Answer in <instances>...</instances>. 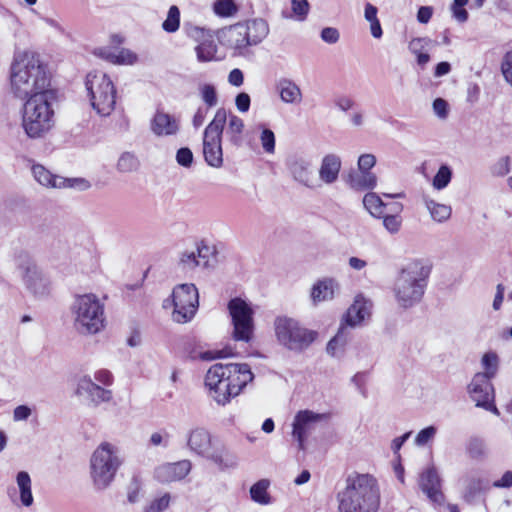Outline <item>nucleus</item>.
Wrapping results in <instances>:
<instances>
[{
    "mask_svg": "<svg viewBox=\"0 0 512 512\" xmlns=\"http://www.w3.org/2000/svg\"><path fill=\"white\" fill-rule=\"evenodd\" d=\"M10 90L14 97L24 100L33 95L54 92L50 75L39 57L30 51L17 52L10 66Z\"/></svg>",
    "mask_w": 512,
    "mask_h": 512,
    "instance_id": "1",
    "label": "nucleus"
},
{
    "mask_svg": "<svg viewBox=\"0 0 512 512\" xmlns=\"http://www.w3.org/2000/svg\"><path fill=\"white\" fill-rule=\"evenodd\" d=\"M253 380L254 374L247 363H216L206 372L204 385L208 396L225 406Z\"/></svg>",
    "mask_w": 512,
    "mask_h": 512,
    "instance_id": "2",
    "label": "nucleus"
},
{
    "mask_svg": "<svg viewBox=\"0 0 512 512\" xmlns=\"http://www.w3.org/2000/svg\"><path fill=\"white\" fill-rule=\"evenodd\" d=\"M338 512H377L380 490L377 480L369 474H351L336 494Z\"/></svg>",
    "mask_w": 512,
    "mask_h": 512,
    "instance_id": "3",
    "label": "nucleus"
},
{
    "mask_svg": "<svg viewBox=\"0 0 512 512\" xmlns=\"http://www.w3.org/2000/svg\"><path fill=\"white\" fill-rule=\"evenodd\" d=\"M57 93L46 92L26 99L21 109V126L30 139H40L55 125L54 103Z\"/></svg>",
    "mask_w": 512,
    "mask_h": 512,
    "instance_id": "4",
    "label": "nucleus"
},
{
    "mask_svg": "<svg viewBox=\"0 0 512 512\" xmlns=\"http://www.w3.org/2000/svg\"><path fill=\"white\" fill-rule=\"evenodd\" d=\"M429 272V268L419 260H412L399 270L392 288L399 307L409 309L420 303L425 293Z\"/></svg>",
    "mask_w": 512,
    "mask_h": 512,
    "instance_id": "5",
    "label": "nucleus"
},
{
    "mask_svg": "<svg viewBox=\"0 0 512 512\" xmlns=\"http://www.w3.org/2000/svg\"><path fill=\"white\" fill-rule=\"evenodd\" d=\"M74 329L81 335H94L104 328V303L93 293L76 295L70 305Z\"/></svg>",
    "mask_w": 512,
    "mask_h": 512,
    "instance_id": "6",
    "label": "nucleus"
},
{
    "mask_svg": "<svg viewBox=\"0 0 512 512\" xmlns=\"http://www.w3.org/2000/svg\"><path fill=\"white\" fill-rule=\"evenodd\" d=\"M123 459L117 446L102 442L90 458V478L98 491L107 489L114 481Z\"/></svg>",
    "mask_w": 512,
    "mask_h": 512,
    "instance_id": "7",
    "label": "nucleus"
},
{
    "mask_svg": "<svg viewBox=\"0 0 512 512\" xmlns=\"http://www.w3.org/2000/svg\"><path fill=\"white\" fill-rule=\"evenodd\" d=\"M274 332L281 346L296 353L308 349L318 336L315 330L304 327L298 320L288 316L275 318Z\"/></svg>",
    "mask_w": 512,
    "mask_h": 512,
    "instance_id": "8",
    "label": "nucleus"
},
{
    "mask_svg": "<svg viewBox=\"0 0 512 512\" xmlns=\"http://www.w3.org/2000/svg\"><path fill=\"white\" fill-rule=\"evenodd\" d=\"M85 87L93 110L101 117L112 114L116 105V88L110 77L101 71L87 74Z\"/></svg>",
    "mask_w": 512,
    "mask_h": 512,
    "instance_id": "9",
    "label": "nucleus"
},
{
    "mask_svg": "<svg viewBox=\"0 0 512 512\" xmlns=\"http://www.w3.org/2000/svg\"><path fill=\"white\" fill-rule=\"evenodd\" d=\"M187 447L191 452L214 462L220 469L235 468L237 457L225 448H214L210 432L203 427H195L187 434Z\"/></svg>",
    "mask_w": 512,
    "mask_h": 512,
    "instance_id": "10",
    "label": "nucleus"
},
{
    "mask_svg": "<svg viewBox=\"0 0 512 512\" xmlns=\"http://www.w3.org/2000/svg\"><path fill=\"white\" fill-rule=\"evenodd\" d=\"M226 123L225 108H218L203 133V154L206 163L214 168L223 165L221 138Z\"/></svg>",
    "mask_w": 512,
    "mask_h": 512,
    "instance_id": "11",
    "label": "nucleus"
},
{
    "mask_svg": "<svg viewBox=\"0 0 512 512\" xmlns=\"http://www.w3.org/2000/svg\"><path fill=\"white\" fill-rule=\"evenodd\" d=\"M172 318L177 323L190 322L199 307L198 289L192 283L179 284L172 291Z\"/></svg>",
    "mask_w": 512,
    "mask_h": 512,
    "instance_id": "12",
    "label": "nucleus"
},
{
    "mask_svg": "<svg viewBox=\"0 0 512 512\" xmlns=\"http://www.w3.org/2000/svg\"><path fill=\"white\" fill-rule=\"evenodd\" d=\"M228 310L232 318L234 340L249 342L254 330L252 308L243 299L233 298L228 303Z\"/></svg>",
    "mask_w": 512,
    "mask_h": 512,
    "instance_id": "13",
    "label": "nucleus"
},
{
    "mask_svg": "<svg viewBox=\"0 0 512 512\" xmlns=\"http://www.w3.org/2000/svg\"><path fill=\"white\" fill-rule=\"evenodd\" d=\"M19 272L26 289L36 298L43 299L51 294V281L32 261L27 260L19 266Z\"/></svg>",
    "mask_w": 512,
    "mask_h": 512,
    "instance_id": "14",
    "label": "nucleus"
},
{
    "mask_svg": "<svg viewBox=\"0 0 512 512\" xmlns=\"http://www.w3.org/2000/svg\"><path fill=\"white\" fill-rule=\"evenodd\" d=\"M183 30L187 37L198 43L195 52L199 62L219 60L216 56L218 47L210 30L192 24H184Z\"/></svg>",
    "mask_w": 512,
    "mask_h": 512,
    "instance_id": "15",
    "label": "nucleus"
},
{
    "mask_svg": "<svg viewBox=\"0 0 512 512\" xmlns=\"http://www.w3.org/2000/svg\"><path fill=\"white\" fill-rule=\"evenodd\" d=\"M285 165L289 175L296 183L308 189H316L321 186L315 176L313 162L309 157L293 154L287 157Z\"/></svg>",
    "mask_w": 512,
    "mask_h": 512,
    "instance_id": "16",
    "label": "nucleus"
},
{
    "mask_svg": "<svg viewBox=\"0 0 512 512\" xmlns=\"http://www.w3.org/2000/svg\"><path fill=\"white\" fill-rule=\"evenodd\" d=\"M468 392L477 407H481L495 415L500 414L494 404V388L491 379L482 374H475L468 386Z\"/></svg>",
    "mask_w": 512,
    "mask_h": 512,
    "instance_id": "17",
    "label": "nucleus"
},
{
    "mask_svg": "<svg viewBox=\"0 0 512 512\" xmlns=\"http://www.w3.org/2000/svg\"><path fill=\"white\" fill-rule=\"evenodd\" d=\"M328 418V414L315 413L311 410H302L295 415L292 434L298 442L299 449H304L307 434L314 428V425Z\"/></svg>",
    "mask_w": 512,
    "mask_h": 512,
    "instance_id": "18",
    "label": "nucleus"
},
{
    "mask_svg": "<svg viewBox=\"0 0 512 512\" xmlns=\"http://www.w3.org/2000/svg\"><path fill=\"white\" fill-rule=\"evenodd\" d=\"M76 394L79 396L86 395L95 405L109 402L113 397L110 389L101 387L99 384L95 383L89 375H84L79 378Z\"/></svg>",
    "mask_w": 512,
    "mask_h": 512,
    "instance_id": "19",
    "label": "nucleus"
},
{
    "mask_svg": "<svg viewBox=\"0 0 512 512\" xmlns=\"http://www.w3.org/2000/svg\"><path fill=\"white\" fill-rule=\"evenodd\" d=\"M191 468L192 464L189 460L164 463L155 469L154 477L160 483L180 481L190 473Z\"/></svg>",
    "mask_w": 512,
    "mask_h": 512,
    "instance_id": "20",
    "label": "nucleus"
},
{
    "mask_svg": "<svg viewBox=\"0 0 512 512\" xmlns=\"http://www.w3.org/2000/svg\"><path fill=\"white\" fill-rule=\"evenodd\" d=\"M419 486L432 503L441 505L444 502L441 480L435 467L430 466L421 473Z\"/></svg>",
    "mask_w": 512,
    "mask_h": 512,
    "instance_id": "21",
    "label": "nucleus"
},
{
    "mask_svg": "<svg viewBox=\"0 0 512 512\" xmlns=\"http://www.w3.org/2000/svg\"><path fill=\"white\" fill-rule=\"evenodd\" d=\"M214 258V251L207 245L197 246L195 250L185 251L180 257V265L184 270H193L196 267L207 268Z\"/></svg>",
    "mask_w": 512,
    "mask_h": 512,
    "instance_id": "22",
    "label": "nucleus"
},
{
    "mask_svg": "<svg viewBox=\"0 0 512 512\" xmlns=\"http://www.w3.org/2000/svg\"><path fill=\"white\" fill-rule=\"evenodd\" d=\"M150 129L158 137L175 136L180 130V123L175 116L164 111H156Z\"/></svg>",
    "mask_w": 512,
    "mask_h": 512,
    "instance_id": "23",
    "label": "nucleus"
},
{
    "mask_svg": "<svg viewBox=\"0 0 512 512\" xmlns=\"http://www.w3.org/2000/svg\"><path fill=\"white\" fill-rule=\"evenodd\" d=\"M338 291V281L332 277H324L313 284L310 298L313 305H317L320 302L332 300Z\"/></svg>",
    "mask_w": 512,
    "mask_h": 512,
    "instance_id": "24",
    "label": "nucleus"
},
{
    "mask_svg": "<svg viewBox=\"0 0 512 512\" xmlns=\"http://www.w3.org/2000/svg\"><path fill=\"white\" fill-rule=\"evenodd\" d=\"M345 182L354 191H371L377 186L378 178L373 172L351 169Z\"/></svg>",
    "mask_w": 512,
    "mask_h": 512,
    "instance_id": "25",
    "label": "nucleus"
},
{
    "mask_svg": "<svg viewBox=\"0 0 512 512\" xmlns=\"http://www.w3.org/2000/svg\"><path fill=\"white\" fill-rule=\"evenodd\" d=\"M341 159L336 154H327L322 158L319 168V180L331 185L338 180L341 170Z\"/></svg>",
    "mask_w": 512,
    "mask_h": 512,
    "instance_id": "26",
    "label": "nucleus"
},
{
    "mask_svg": "<svg viewBox=\"0 0 512 512\" xmlns=\"http://www.w3.org/2000/svg\"><path fill=\"white\" fill-rule=\"evenodd\" d=\"M226 38L229 47L239 55H244L248 47L252 46L241 22L228 28Z\"/></svg>",
    "mask_w": 512,
    "mask_h": 512,
    "instance_id": "27",
    "label": "nucleus"
},
{
    "mask_svg": "<svg viewBox=\"0 0 512 512\" xmlns=\"http://www.w3.org/2000/svg\"><path fill=\"white\" fill-rule=\"evenodd\" d=\"M372 304L369 300L359 295L346 313V322L354 327L370 316Z\"/></svg>",
    "mask_w": 512,
    "mask_h": 512,
    "instance_id": "28",
    "label": "nucleus"
},
{
    "mask_svg": "<svg viewBox=\"0 0 512 512\" xmlns=\"http://www.w3.org/2000/svg\"><path fill=\"white\" fill-rule=\"evenodd\" d=\"M276 89L279 97L285 104H300L302 101V91L300 87L291 79L281 78L277 81Z\"/></svg>",
    "mask_w": 512,
    "mask_h": 512,
    "instance_id": "29",
    "label": "nucleus"
},
{
    "mask_svg": "<svg viewBox=\"0 0 512 512\" xmlns=\"http://www.w3.org/2000/svg\"><path fill=\"white\" fill-rule=\"evenodd\" d=\"M225 115L226 122L228 121L225 136L233 146L240 147L243 144L244 121L239 116L228 112L226 109Z\"/></svg>",
    "mask_w": 512,
    "mask_h": 512,
    "instance_id": "30",
    "label": "nucleus"
},
{
    "mask_svg": "<svg viewBox=\"0 0 512 512\" xmlns=\"http://www.w3.org/2000/svg\"><path fill=\"white\" fill-rule=\"evenodd\" d=\"M241 23L252 46L261 43L269 34V25L262 18H254Z\"/></svg>",
    "mask_w": 512,
    "mask_h": 512,
    "instance_id": "31",
    "label": "nucleus"
},
{
    "mask_svg": "<svg viewBox=\"0 0 512 512\" xmlns=\"http://www.w3.org/2000/svg\"><path fill=\"white\" fill-rule=\"evenodd\" d=\"M34 179L42 186L51 188L65 187L66 180L63 177L52 174L44 166L36 164L32 166Z\"/></svg>",
    "mask_w": 512,
    "mask_h": 512,
    "instance_id": "32",
    "label": "nucleus"
},
{
    "mask_svg": "<svg viewBox=\"0 0 512 512\" xmlns=\"http://www.w3.org/2000/svg\"><path fill=\"white\" fill-rule=\"evenodd\" d=\"M16 482L20 492L22 505L30 507L33 504V495L31 490V478L26 471H20L16 476Z\"/></svg>",
    "mask_w": 512,
    "mask_h": 512,
    "instance_id": "33",
    "label": "nucleus"
},
{
    "mask_svg": "<svg viewBox=\"0 0 512 512\" xmlns=\"http://www.w3.org/2000/svg\"><path fill=\"white\" fill-rule=\"evenodd\" d=\"M363 205L370 215L375 218H381L386 207L380 196L371 191L364 195Z\"/></svg>",
    "mask_w": 512,
    "mask_h": 512,
    "instance_id": "34",
    "label": "nucleus"
},
{
    "mask_svg": "<svg viewBox=\"0 0 512 512\" xmlns=\"http://www.w3.org/2000/svg\"><path fill=\"white\" fill-rule=\"evenodd\" d=\"M424 203L433 220L437 222H445L450 218L452 213L450 206L437 203L429 198H424Z\"/></svg>",
    "mask_w": 512,
    "mask_h": 512,
    "instance_id": "35",
    "label": "nucleus"
},
{
    "mask_svg": "<svg viewBox=\"0 0 512 512\" xmlns=\"http://www.w3.org/2000/svg\"><path fill=\"white\" fill-rule=\"evenodd\" d=\"M481 366L483 372H478L477 374H482L492 380L499 369V357L497 353L494 351L484 353L481 358Z\"/></svg>",
    "mask_w": 512,
    "mask_h": 512,
    "instance_id": "36",
    "label": "nucleus"
},
{
    "mask_svg": "<svg viewBox=\"0 0 512 512\" xmlns=\"http://www.w3.org/2000/svg\"><path fill=\"white\" fill-rule=\"evenodd\" d=\"M270 482L267 479H261L253 484L250 488L251 499L261 505H267L271 502L268 494Z\"/></svg>",
    "mask_w": 512,
    "mask_h": 512,
    "instance_id": "37",
    "label": "nucleus"
},
{
    "mask_svg": "<svg viewBox=\"0 0 512 512\" xmlns=\"http://www.w3.org/2000/svg\"><path fill=\"white\" fill-rule=\"evenodd\" d=\"M198 92L201 100L204 102L207 108H213L218 104V94L216 87L213 84H200L198 86Z\"/></svg>",
    "mask_w": 512,
    "mask_h": 512,
    "instance_id": "38",
    "label": "nucleus"
},
{
    "mask_svg": "<svg viewBox=\"0 0 512 512\" xmlns=\"http://www.w3.org/2000/svg\"><path fill=\"white\" fill-rule=\"evenodd\" d=\"M452 175V169L448 165H441L433 178L432 186L436 190H443L451 182Z\"/></svg>",
    "mask_w": 512,
    "mask_h": 512,
    "instance_id": "39",
    "label": "nucleus"
},
{
    "mask_svg": "<svg viewBox=\"0 0 512 512\" xmlns=\"http://www.w3.org/2000/svg\"><path fill=\"white\" fill-rule=\"evenodd\" d=\"M213 11L219 17H232L238 12V6L233 0H216L213 4Z\"/></svg>",
    "mask_w": 512,
    "mask_h": 512,
    "instance_id": "40",
    "label": "nucleus"
},
{
    "mask_svg": "<svg viewBox=\"0 0 512 512\" xmlns=\"http://www.w3.org/2000/svg\"><path fill=\"white\" fill-rule=\"evenodd\" d=\"M180 25V11L179 8L175 5H172L167 14V18L162 24V28L164 31L168 33H174L179 29Z\"/></svg>",
    "mask_w": 512,
    "mask_h": 512,
    "instance_id": "41",
    "label": "nucleus"
},
{
    "mask_svg": "<svg viewBox=\"0 0 512 512\" xmlns=\"http://www.w3.org/2000/svg\"><path fill=\"white\" fill-rule=\"evenodd\" d=\"M259 129L261 130L259 139L261 142V146L263 150L267 154H273L275 152V134L274 132L267 128L265 125H259Z\"/></svg>",
    "mask_w": 512,
    "mask_h": 512,
    "instance_id": "42",
    "label": "nucleus"
},
{
    "mask_svg": "<svg viewBox=\"0 0 512 512\" xmlns=\"http://www.w3.org/2000/svg\"><path fill=\"white\" fill-rule=\"evenodd\" d=\"M139 162L135 155L126 152L123 153L117 163V168L120 172H132L138 168Z\"/></svg>",
    "mask_w": 512,
    "mask_h": 512,
    "instance_id": "43",
    "label": "nucleus"
},
{
    "mask_svg": "<svg viewBox=\"0 0 512 512\" xmlns=\"http://www.w3.org/2000/svg\"><path fill=\"white\" fill-rule=\"evenodd\" d=\"M309 8L310 5L307 0H291L293 17H295L298 21H303L306 19ZM290 17H292V15Z\"/></svg>",
    "mask_w": 512,
    "mask_h": 512,
    "instance_id": "44",
    "label": "nucleus"
},
{
    "mask_svg": "<svg viewBox=\"0 0 512 512\" xmlns=\"http://www.w3.org/2000/svg\"><path fill=\"white\" fill-rule=\"evenodd\" d=\"M511 170L510 167V157L504 156L497 160V162L492 166L491 172L494 176L503 177L506 176Z\"/></svg>",
    "mask_w": 512,
    "mask_h": 512,
    "instance_id": "45",
    "label": "nucleus"
},
{
    "mask_svg": "<svg viewBox=\"0 0 512 512\" xmlns=\"http://www.w3.org/2000/svg\"><path fill=\"white\" fill-rule=\"evenodd\" d=\"M169 503L170 495L165 493L163 496L154 499L149 505H147L145 512H162L168 508Z\"/></svg>",
    "mask_w": 512,
    "mask_h": 512,
    "instance_id": "46",
    "label": "nucleus"
},
{
    "mask_svg": "<svg viewBox=\"0 0 512 512\" xmlns=\"http://www.w3.org/2000/svg\"><path fill=\"white\" fill-rule=\"evenodd\" d=\"M437 433V429L434 426H428L418 432L415 437V444L417 446H425L431 441Z\"/></svg>",
    "mask_w": 512,
    "mask_h": 512,
    "instance_id": "47",
    "label": "nucleus"
},
{
    "mask_svg": "<svg viewBox=\"0 0 512 512\" xmlns=\"http://www.w3.org/2000/svg\"><path fill=\"white\" fill-rule=\"evenodd\" d=\"M381 218L383 219V226L389 233L396 234L399 232L402 223L399 216L383 214Z\"/></svg>",
    "mask_w": 512,
    "mask_h": 512,
    "instance_id": "48",
    "label": "nucleus"
},
{
    "mask_svg": "<svg viewBox=\"0 0 512 512\" xmlns=\"http://www.w3.org/2000/svg\"><path fill=\"white\" fill-rule=\"evenodd\" d=\"M367 373L366 372H357L352 378L351 383L355 386L357 391L363 396H367Z\"/></svg>",
    "mask_w": 512,
    "mask_h": 512,
    "instance_id": "49",
    "label": "nucleus"
},
{
    "mask_svg": "<svg viewBox=\"0 0 512 512\" xmlns=\"http://www.w3.org/2000/svg\"><path fill=\"white\" fill-rule=\"evenodd\" d=\"M484 443L479 438H471L467 445V451L473 458H478L484 454Z\"/></svg>",
    "mask_w": 512,
    "mask_h": 512,
    "instance_id": "50",
    "label": "nucleus"
},
{
    "mask_svg": "<svg viewBox=\"0 0 512 512\" xmlns=\"http://www.w3.org/2000/svg\"><path fill=\"white\" fill-rule=\"evenodd\" d=\"M376 164V157L373 154L365 153L359 156L357 166L359 170L372 172V168Z\"/></svg>",
    "mask_w": 512,
    "mask_h": 512,
    "instance_id": "51",
    "label": "nucleus"
},
{
    "mask_svg": "<svg viewBox=\"0 0 512 512\" xmlns=\"http://www.w3.org/2000/svg\"><path fill=\"white\" fill-rule=\"evenodd\" d=\"M465 491L466 496L473 497L482 488V480L477 477H466L465 478Z\"/></svg>",
    "mask_w": 512,
    "mask_h": 512,
    "instance_id": "52",
    "label": "nucleus"
},
{
    "mask_svg": "<svg viewBox=\"0 0 512 512\" xmlns=\"http://www.w3.org/2000/svg\"><path fill=\"white\" fill-rule=\"evenodd\" d=\"M431 43L429 38H413L408 45V48L411 53L414 55H418L419 53H424L423 51L426 47Z\"/></svg>",
    "mask_w": 512,
    "mask_h": 512,
    "instance_id": "53",
    "label": "nucleus"
},
{
    "mask_svg": "<svg viewBox=\"0 0 512 512\" xmlns=\"http://www.w3.org/2000/svg\"><path fill=\"white\" fill-rule=\"evenodd\" d=\"M176 161L183 167H190L193 162V153L187 148H180L176 153Z\"/></svg>",
    "mask_w": 512,
    "mask_h": 512,
    "instance_id": "54",
    "label": "nucleus"
},
{
    "mask_svg": "<svg viewBox=\"0 0 512 512\" xmlns=\"http://www.w3.org/2000/svg\"><path fill=\"white\" fill-rule=\"evenodd\" d=\"M322 41L328 44H335L340 39V33L338 29L334 27H325L320 33Z\"/></svg>",
    "mask_w": 512,
    "mask_h": 512,
    "instance_id": "55",
    "label": "nucleus"
},
{
    "mask_svg": "<svg viewBox=\"0 0 512 512\" xmlns=\"http://www.w3.org/2000/svg\"><path fill=\"white\" fill-rule=\"evenodd\" d=\"M231 355L232 354L230 351H228L227 349H222V350H208V351L201 352L199 357H200V359H202L204 361H212L215 359L226 358Z\"/></svg>",
    "mask_w": 512,
    "mask_h": 512,
    "instance_id": "56",
    "label": "nucleus"
},
{
    "mask_svg": "<svg viewBox=\"0 0 512 512\" xmlns=\"http://www.w3.org/2000/svg\"><path fill=\"white\" fill-rule=\"evenodd\" d=\"M251 99L246 92L239 93L235 98V105L240 113H246L250 109Z\"/></svg>",
    "mask_w": 512,
    "mask_h": 512,
    "instance_id": "57",
    "label": "nucleus"
},
{
    "mask_svg": "<svg viewBox=\"0 0 512 512\" xmlns=\"http://www.w3.org/2000/svg\"><path fill=\"white\" fill-rule=\"evenodd\" d=\"M94 379L104 386H110L113 383V375L109 370L106 369L97 370L94 373Z\"/></svg>",
    "mask_w": 512,
    "mask_h": 512,
    "instance_id": "58",
    "label": "nucleus"
},
{
    "mask_svg": "<svg viewBox=\"0 0 512 512\" xmlns=\"http://www.w3.org/2000/svg\"><path fill=\"white\" fill-rule=\"evenodd\" d=\"M32 414V410L27 405H19L13 410V420L14 421H25Z\"/></svg>",
    "mask_w": 512,
    "mask_h": 512,
    "instance_id": "59",
    "label": "nucleus"
},
{
    "mask_svg": "<svg viewBox=\"0 0 512 512\" xmlns=\"http://www.w3.org/2000/svg\"><path fill=\"white\" fill-rule=\"evenodd\" d=\"M433 111L434 113L442 119H445L448 115V104L442 98H437L433 101Z\"/></svg>",
    "mask_w": 512,
    "mask_h": 512,
    "instance_id": "60",
    "label": "nucleus"
},
{
    "mask_svg": "<svg viewBox=\"0 0 512 512\" xmlns=\"http://www.w3.org/2000/svg\"><path fill=\"white\" fill-rule=\"evenodd\" d=\"M117 57L119 60V64L130 65V64L135 63L137 60L136 54H134L133 52H131L128 49L117 50Z\"/></svg>",
    "mask_w": 512,
    "mask_h": 512,
    "instance_id": "61",
    "label": "nucleus"
},
{
    "mask_svg": "<svg viewBox=\"0 0 512 512\" xmlns=\"http://www.w3.org/2000/svg\"><path fill=\"white\" fill-rule=\"evenodd\" d=\"M208 112H209V108H207V107H199L196 110V112L193 116V119H192V124H193L194 128L197 129L204 124L206 117L208 115Z\"/></svg>",
    "mask_w": 512,
    "mask_h": 512,
    "instance_id": "62",
    "label": "nucleus"
},
{
    "mask_svg": "<svg viewBox=\"0 0 512 512\" xmlns=\"http://www.w3.org/2000/svg\"><path fill=\"white\" fill-rule=\"evenodd\" d=\"M433 15V8L430 6H421L417 12V20L421 24H427Z\"/></svg>",
    "mask_w": 512,
    "mask_h": 512,
    "instance_id": "63",
    "label": "nucleus"
},
{
    "mask_svg": "<svg viewBox=\"0 0 512 512\" xmlns=\"http://www.w3.org/2000/svg\"><path fill=\"white\" fill-rule=\"evenodd\" d=\"M228 82L235 87H240L244 82L243 72L238 68L233 69L229 73Z\"/></svg>",
    "mask_w": 512,
    "mask_h": 512,
    "instance_id": "64",
    "label": "nucleus"
}]
</instances>
